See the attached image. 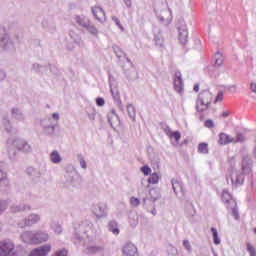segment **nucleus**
I'll return each instance as SVG.
<instances>
[{
  "label": "nucleus",
  "mask_w": 256,
  "mask_h": 256,
  "mask_svg": "<svg viewBox=\"0 0 256 256\" xmlns=\"http://www.w3.org/2000/svg\"><path fill=\"white\" fill-rule=\"evenodd\" d=\"M22 241L24 243H28L30 245H41V243H45L49 241V234L43 231L38 232H24L21 235Z\"/></svg>",
  "instance_id": "nucleus-1"
},
{
  "label": "nucleus",
  "mask_w": 256,
  "mask_h": 256,
  "mask_svg": "<svg viewBox=\"0 0 256 256\" xmlns=\"http://www.w3.org/2000/svg\"><path fill=\"white\" fill-rule=\"evenodd\" d=\"M15 254V245L9 240L0 242V256H11Z\"/></svg>",
  "instance_id": "nucleus-2"
},
{
  "label": "nucleus",
  "mask_w": 256,
  "mask_h": 256,
  "mask_svg": "<svg viewBox=\"0 0 256 256\" xmlns=\"http://www.w3.org/2000/svg\"><path fill=\"white\" fill-rule=\"evenodd\" d=\"M51 253V244L33 249L28 256H47Z\"/></svg>",
  "instance_id": "nucleus-3"
},
{
  "label": "nucleus",
  "mask_w": 256,
  "mask_h": 256,
  "mask_svg": "<svg viewBox=\"0 0 256 256\" xmlns=\"http://www.w3.org/2000/svg\"><path fill=\"white\" fill-rule=\"evenodd\" d=\"M198 100L211 105V102L213 101V93L209 90H203L199 93Z\"/></svg>",
  "instance_id": "nucleus-4"
},
{
  "label": "nucleus",
  "mask_w": 256,
  "mask_h": 256,
  "mask_svg": "<svg viewBox=\"0 0 256 256\" xmlns=\"http://www.w3.org/2000/svg\"><path fill=\"white\" fill-rule=\"evenodd\" d=\"M92 13L95 17V19H97V21H105L106 16H105V11L103 10V8L99 7V6H94L92 7Z\"/></svg>",
  "instance_id": "nucleus-5"
},
{
  "label": "nucleus",
  "mask_w": 256,
  "mask_h": 256,
  "mask_svg": "<svg viewBox=\"0 0 256 256\" xmlns=\"http://www.w3.org/2000/svg\"><path fill=\"white\" fill-rule=\"evenodd\" d=\"M174 89L177 93H181L183 91V79L181 78V73L179 71L175 72Z\"/></svg>",
  "instance_id": "nucleus-6"
},
{
  "label": "nucleus",
  "mask_w": 256,
  "mask_h": 256,
  "mask_svg": "<svg viewBox=\"0 0 256 256\" xmlns=\"http://www.w3.org/2000/svg\"><path fill=\"white\" fill-rule=\"evenodd\" d=\"M230 177H231L232 185H243V182L245 181L243 174L237 171H232Z\"/></svg>",
  "instance_id": "nucleus-7"
},
{
  "label": "nucleus",
  "mask_w": 256,
  "mask_h": 256,
  "mask_svg": "<svg viewBox=\"0 0 256 256\" xmlns=\"http://www.w3.org/2000/svg\"><path fill=\"white\" fill-rule=\"evenodd\" d=\"M222 201L226 203V207H237V202L233 200V197L227 191L222 193Z\"/></svg>",
  "instance_id": "nucleus-8"
},
{
  "label": "nucleus",
  "mask_w": 256,
  "mask_h": 256,
  "mask_svg": "<svg viewBox=\"0 0 256 256\" xmlns=\"http://www.w3.org/2000/svg\"><path fill=\"white\" fill-rule=\"evenodd\" d=\"M123 253L125 256H135L137 255V247L131 243H128L124 246Z\"/></svg>",
  "instance_id": "nucleus-9"
},
{
  "label": "nucleus",
  "mask_w": 256,
  "mask_h": 256,
  "mask_svg": "<svg viewBox=\"0 0 256 256\" xmlns=\"http://www.w3.org/2000/svg\"><path fill=\"white\" fill-rule=\"evenodd\" d=\"M189 37V32L186 30V28H179V35L178 39L182 45H185L187 43V39Z\"/></svg>",
  "instance_id": "nucleus-10"
},
{
  "label": "nucleus",
  "mask_w": 256,
  "mask_h": 256,
  "mask_svg": "<svg viewBox=\"0 0 256 256\" xmlns=\"http://www.w3.org/2000/svg\"><path fill=\"white\" fill-rule=\"evenodd\" d=\"M210 106H211L210 104L203 102L199 99H197V101H196L197 113H204V111H207V109H209Z\"/></svg>",
  "instance_id": "nucleus-11"
},
{
  "label": "nucleus",
  "mask_w": 256,
  "mask_h": 256,
  "mask_svg": "<svg viewBox=\"0 0 256 256\" xmlns=\"http://www.w3.org/2000/svg\"><path fill=\"white\" fill-rule=\"evenodd\" d=\"M233 138L225 133H220L219 135V144L220 145H227L228 143H233Z\"/></svg>",
  "instance_id": "nucleus-12"
},
{
  "label": "nucleus",
  "mask_w": 256,
  "mask_h": 256,
  "mask_svg": "<svg viewBox=\"0 0 256 256\" xmlns=\"http://www.w3.org/2000/svg\"><path fill=\"white\" fill-rule=\"evenodd\" d=\"M16 145L19 151H24V153H29L31 151V146L25 141H19Z\"/></svg>",
  "instance_id": "nucleus-13"
},
{
  "label": "nucleus",
  "mask_w": 256,
  "mask_h": 256,
  "mask_svg": "<svg viewBox=\"0 0 256 256\" xmlns=\"http://www.w3.org/2000/svg\"><path fill=\"white\" fill-rule=\"evenodd\" d=\"M159 174L157 173H152L151 176L148 178V185L147 187H149V185H157V183H159Z\"/></svg>",
  "instance_id": "nucleus-14"
},
{
  "label": "nucleus",
  "mask_w": 256,
  "mask_h": 256,
  "mask_svg": "<svg viewBox=\"0 0 256 256\" xmlns=\"http://www.w3.org/2000/svg\"><path fill=\"white\" fill-rule=\"evenodd\" d=\"M167 135L170 139H174L176 143H179V141L181 140V132L179 131H170L167 133Z\"/></svg>",
  "instance_id": "nucleus-15"
},
{
  "label": "nucleus",
  "mask_w": 256,
  "mask_h": 256,
  "mask_svg": "<svg viewBox=\"0 0 256 256\" xmlns=\"http://www.w3.org/2000/svg\"><path fill=\"white\" fill-rule=\"evenodd\" d=\"M198 152L202 155H207L209 153V144L207 143H200L198 145Z\"/></svg>",
  "instance_id": "nucleus-16"
},
{
  "label": "nucleus",
  "mask_w": 256,
  "mask_h": 256,
  "mask_svg": "<svg viewBox=\"0 0 256 256\" xmlns=\"http://www.w3.org/2000/svg\"><path fill=\"white\" fill-rule=\"evenodd\" d=\"M50 159H51L52 163H61V155H59V152H57V150H54L50 154Z\"/></svg>",
  "instance_id": "nucleus-17"
},
{
  "label": "nucleus",
  "mask_w": 256,
  "mask_h": 256,
  "mask_svg": "<svg viewBox=\"0 0 256 256\" xmlns=\"http://www.w3.org/2000/svg\"><path fill=\"white\" fill-rule=\"evenodd\" d=\"M211 232L215 245H219L221 243V240L219 239V233L217 232V228H211Z\"/></svg>",
  "instance_id": "nucleus-18"
},
{
  "label": "nucleus",
  "mask_w": 256,
  "mask_h": 256,
  "mask_svg": "<svg viewBox=\"0 0 256 256\" xmlns=\"http://www.w3.org/2000/svg\"><path fill=\"white\" fill-rule=\"evenodd\" d=\"M215 65L216 67H221V65H223V55L219 53L215 54Z\"/></svg>",
  "instance_id": "nucleus-19"
},
{
  "label": "nucleus",
  "mask_w": 256,
  "mask_h": 256,
  "mask_svg": "<svg viewBox=\"0 0 256 256\" xmlns=\"http://www.w3.org/2000/svg\"><path fill=\"white\" fill-rule=\"evenodd\" d=\"M247 251L250 256H255L256 255V249L255 246L251 245V243L247 242L246 243Z\"/></svg>",
  "instance_id": "nucleus-20"
},
{
  "label": "nucleus",
  "mask_w": 256,
  "mask_h": 256,
  "mask_svg": "<svg viewBox=\"0 0 256 256\" xmlns=\"http://www.w3.org/2000/svg\"><path fill=\"white\" fill-rule=\"evenodd\" d=\"M227 209H231L234 219L239 221V211H237V206H227Z\"/></svg>",
  "instance_id": "nucleus-21"
},
{
  "label": "nucleus",
  "mask_w": 256,
  "mask_h": 256,
  "mask_svg": "<svg viewBox=\"0 0 256 256\" xmlns=\"http://www.w3.org/2000/svg\"><path fill=\"white\" fill-rule=\"evenodd\" d=\"M39 215L37 214H32L28 217V225H33V223H37L39 221Z\"/></svg>",
  "instance_id": "nucleus-22"
},
{
  "label": "nucleus",
  "mask_w": 256,
  "mask_h": 256,
  "mask_svg": "<svg viewBox=\"0 0 256 256\" xmlns=\"http://www.w3.org/2000/svg\"><path fill=\"white\" fill-rule=\"evenodd\" d=\"M140 203H141V200H139L138 198H135V197L130 198V205L132 207H139Z\"/></svg>",
  "instance_id": "nucleus-23"
},
{
  "label": "nucleus",
  "mask_w": 256,
  "mask_h": 256,
  "mask_svg": "<svg viewBox=\"0 0 256 256\" xmlns=\"http://www.w3.org/2000/svg\"><path fill=\"white\" fill-rule=\"evenodd\" d=\"M204 127H206L207 129H213L215 127V123L213 122V120L208 119L204 122Z\"/></svg>",
  "instance_id": "nucleus-24"
},
{
  "label": "nucleus",
  "mask_w": 256,
  "mask_h": 256,
  "mask_svg": "<svg viewBox=\"0 0 256 256\" xmlns=\"http://www.w3.org/2000/svg\"><path fill=\"white\" fill-rule=\"evenodd\" d=\"M172 187L174 189V193H177V191H179V189H181V185L179 184V181H177V180L172 181Z\"/></svg>",
  "instance_id": "nucleus-25"
},
{
  "label": "nucleus",
  "mask_w": 256,
  "mask_h": 256,
  "mask_svg": "<svg viewBox=\"0 0 256 256\" xmlns=\"http://www.w3.org/2000/svg\"><path fill=\"white\" fill-rule=\"evenodd\" d=\"M141 173H143L145 176L151 175V168L149 166H143L141 168Z\"/></svg>",
  "instance_id": "nucleus-26"
},
{
  "label": "nucleus",
  "mask_w": 256,
  "mask_h": 256,
  "mask_svg": "<svg viewBox=\"0 0 256 256\" xmlns=\"http://www.w3.org/2000/svg\"><path fill=\"white\" fill-rule=\"evenodd\" d=\"M221 101H223V92H218V94L214 100V103H221Z\"/></svg>",
  "instance_id": "nucleus-27"
},
{
  "label": "nucleus",
  "mask_w": 256,
  "mask_h": 256,
  "mask_svg": "<svg viewBox=\"0 0 256 256\" xmlns=\"http://www.w3.org/2000/svg\"><path fill=\"white\" fill-rule=\"evenodd\" d=\"M154 41H155L156 45H158V47H163V38H159L158 36H156L154 38Z\"/></svg>",
  "instance_id": "nucleus-28"
},
{
  "label": "nucleus",
  "mask_w": 256,
  "mask_h": 256,
  "mask_svg": "<svg viewBox=\"0 0 256 256\" xmlns=\"http://www.w3.org/2000/svg\"><path fill=\"white\" fill-rule=\"evenodd\" d=\"M53 256H67V250L62 249L60 251H57L53 254Z\"/></svg>",
  "instance_id": "nucleus-29"
},
{
  "label": "nucleus",
  "mask_w": 256,
  "mask_h": 256,
  "mask_svg": "<svg viewBox=\"0 0 256 256\" xmlns=\"http://www.w3.org/2000/svg\"><path fill=\"white\" fill-rule=\"evenodd\" d=\"M113 225H116L115 222L110 223V231H112L114 235H119V230L117 228H112Z\"/></svg>",
  "instance_id": "nucleus-30"
},
{
  "label": "nucleus",
  "mask_w": 256,
  "mask_h": 256,
  "mask_svg": "<svg viewBox=\"0 0 256 256\" xmlns=\"http://www.w3.org/2000/svg\"><path fill=\"white\" fill-rule=\"evenodd\" d=\"M96 104L98 105V107H103V105H105V100L103 98H97Z\"/></svg>",
  "instance_id": "nucleus-31"
},
{
  "label": "nucleus",
  "mask_w": 256,
  "mask_h": 256,
  "mask_svg": "<svg viewBox=\"0 0 256 256\" xmlns=\"http://www.w3.org/2000/svg\"><path fill=\"white\" fill-rule=\"evenodd\" d=\"M245 138L243 137V134H237L236 139H233V143H238L239 141H243Z\"/></svg>",
  "instance_id": "nucleus-32"
},
{
  "label": "nucleus",
  "mask_w": 256,
  "mask_h": 256,
  "mask_svg": "<svg viewBox=\"0 0 256 256\" xmlns=\"http://www.w3.org/2000/svg\"><path fill=\"white\" fill-rule=\"evenodd\" d=\"M183 245L187 251H191V244L189 243V240H184Z\"/></svg>",
  "instance_id": "nucleus-33"
},
{
  "label": "nucleus",
  "mask_w": 256,
  "mask_h": 256,
  "mask_svg": "<svg viewBox=\"0 0 256 256\" xmlns=\"http://www.w3.org/2000/svg\"><path fill=\"white\" fill-rule=\"evenodd\" d=\"M80 165H81L82 169H87V162L84 159L80 160Z\"/></svg>",
  "instance_id": "nucleus-34"
},
{
  "label": "nucleus",
  "mask_w": 256,
  "mask_h": 256,
  "mask_svg": "<svg viewBox=\"0 0 256 256\" xmlns=\"http://www.w3.org/2000/svg\"><path fill=\"white\" fill-rule=\"evenodd\" d=\"M250 89H251V91H253V93H256V84L255 83H251L250 84Z\"/></svg>",
  "instance_id": "nucleus-35"
},
{
  "label": "nucleus",
  "mask_w": 256,
  "mask_h": 256,
  "mask_svg": "<svg viewBox=\"0 0 256 256\" xmlns=\"http://www.w3.org/2000/svg\"><path fill=\"white\" fill-rule=\"evenodd\" d=\"M101 247H92L90 248V251H92L93 253H95V251H101Z\"/></svg>",
  "instance_id": "nucleus-36"
},
{
  "label": "nucleus",
  "mask_w": 256,
  "mask_h": 256,
  "mask_svg": "<svg viewBox=\"0 0 256 256\" xmlns=\"http://www.w3.org/2000/svg\"><path fill=\"white\" fill-rule=\"evenodd\" d=\"M193 91H195V93H199V84L194 85Z\"/></svg>",
  "instance_id": "nucleus-37"
},
{
  "label": "nucleus",
  "mask_w": 256,
  "mask_h": 256,
  "mask_svg": "<svg viewBox=\"0 0 256 256\" xmlns=\"http://www.w3.org/2000/svg\"><path fill=\"white\" fill-rule=\"evenodd\" d=\"M53 119H55V121H59V114L58 113H54L52 115Z\"/></svg>",
  "instance_id": "nucleus-38"
},
{
  "label": "nucleus",
  "mask_w": 256,
  "mask_h": 256,
  "mask_svg": "<svg viewBox=\"0 0 256 256\" xmlns=\"http://www.w3.org/2000/svg\"><path fill=\"white\" fill-rule=\"evenodd\" d=\"M222 117H229V112H223Z\"/></svg>",
  "instance_id": "nucleus-39"
},
{
  "label": "nucleus",
  "mask_w": 256,
  "mask_h": 256,
  "mask_svg": "<svg viewBox=\"0 0 256 256\" xmlns=\"http://www.w3.org/2000/svg\"><path fill=\"white\" fill-rule=\"evenodd\" d=\"M0 173L2 175V179H5V174H3V172H1V171H0Z\"/></svg>",
  "instance_id": "nucleus-40"
},
{
  "label": "nucleus",
  "mask_w": 256,
  "mask_h": 256,
  "mask_svg": "<svg viewBox=\"0 0 256 256\" xmlns=\"http://www.w3.org/2000/svg\"><path fill=\"white\" fill-rule=\"evenodd\" d=\"M116 23H117V25H118L119 27H121V24L119 23V21H118V20L116 21Z\"/></svg>",
  "instance_id": "nucleus-41"
},
{
  "label": "nucleus",
  "mask_w": 256,
  "mask_h": 256,
  "mask_svg": "<svg viewBox=\"0 0 256 256\" xmlns=\"http://www.w3.org/2000/svg\"><path fill=\"white\" fill-rule=\"evenodd\" d=\"M201 121H203V116H200Z\"/></svg>",
  "instance_id": "nucleus-42"
},
{
  "label": "nucleus",
  "mask_w": 256,
  "mask_h": 256,
  "mask_svg": "<svg viewBox=\"0 0 256 256\" xmlns=\"http://www.w3.org/2000/svg\"><path fill=\"white\" fill-rule=\"evenodd\" d=\"M254 233H255V235H256V228H254Z\"/></svg>",
  "instance_id": "nucleus-43"
},
{
  "label": "nucleus",
  "mask_w": 256,
  "mask_h": 256,
  "mask_svg": "<svg viewBox=\"0 0 256 256\" xmlns=\"http://www.w3.org/2000/svg\"><path fill=\"white\" fill-rule=\"evenodd\" d=\"M120 28H121V29H122V31H123V27H121V26H120Z\"/></svg>",
  "instance_id": "nucleus-44"
}]
</instances>
